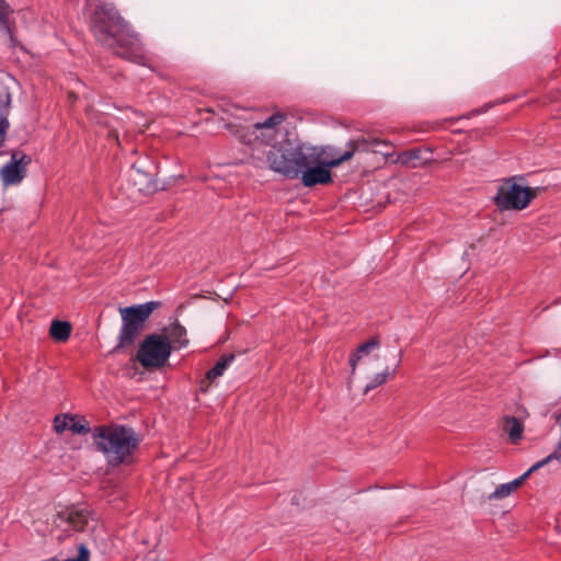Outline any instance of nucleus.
I'll use <instances>...</instances> for the list:
<instances>
[{
    "label": "nucleus",
    "mask_w": 561,
    "mask_h": 561,
    "mask_svg": "<svg viewBox=\"0 0 561 561\" xmlns=\"http://www.w3.org/2000/svg\"><path fill=\"white\" fill-rule=\"evenodd\" d=\"M218 106L232 117V121L225 123L224 127L241 144L252 149V159L263 162L264 157L270 165V156L282 152L290 145L287 130L284 126L285 115L275 113L262 122H252L243 115L244 110L222 100Z\"/></svg>",
    "instance_id": "obj_1"
},
{
    "label": "nucleus",
    "mask_w": 561,
    "mask_h": 561,
    "mask_svg": "<svg viewBox=\"0 0 561 561\" xmlns=\"http://www.w3.org/2000/svg\"><path fill=\"white\" fill-rule=\"evenodd\" d=\"M90 28L95 39L129 61L141 64L144 51L135 34L113 3L88 0Z\"/></svg>",
    "instance_id": "obj_2"
},
{
    "label": "nucleus",
    "mask_w": 561,
    "mask_h": 561,
    "mask_svg": "<svg viewBox=\"0 0 561 561\" xmlns=\"http://www.w3.org/2000/svg\"><path fill=\"white\" fill-rule=\"evenodd\" d=\"M92 436L98 450L112 467L131 463L141 442L133 427L121 424L96 426Z\"/></svg>",
    "instance_id": "obj_3"
},
{
    "label": "nucleus",
    "mask_w": 561,
    "mask_h": 561,
    "mask_svg": "<svg viewBox=\"0 0 561 561\" xmlns=\"http://www.w3.org/2000/svg\"><path fill=\"white\" fill-rule=\"evenodd\" d=\"M388 145L386 141H381L377 138L370 140L362 138L347 144V150L342 152L339 158H323V154L319 157V161L314 162L311 167L304 170L299 176L301 183L306 187H312L316 185H325L332 182L331 169L336 168L345 161L351 160L356 151H369L375 150L374 148L379 145Z\"/></svg>",
    "instance_id": "obj_4"
},
{
    "label": "nucleus",
    "mask_w": 561,
    "mask_h": 561,
    "mask_svg": "<svg viewBox=\"0 0 561 561\" xmlns=\"http://www.w3.org/2000/svg\"><path fill=\"white\" fill-rule=\"evenodd\" d=\"M323 152V150H318V147H300L291 150L290 144L282 152L270 156V169L282 173L288 179H297L302 174L304 170L319 161V157Z\"/></svg>",
    "instance_id": "obj_5"
},
{
    "label": "nucleus",
    "mask_w": 561,
    "mask_h": 561,
    "mask_svg": "<svg viewBox=\"0 0 561 561\" xmlns=\"http://www.w3.org/2000/svg\"><path fill=\"white\" fill-rule=\"evenodd\" d=\"M158 301H148L141 305H134L119 309L122 316V328L119 332V346H126L134 343L137 335L142 330L145 322L150 314L159 307Z\"/></svg>",
    "instance_id": "obj_6"
},
{
    "label": "nucleus",
    "mask_w": 561,
    "mask_h": 561,
    "mask_svg": "<svg viewBox=\"0 0 561 561\" xmlns=\"http://www.w3.org/2000/svg\"><path fill=\"white\" fill-rule=\"evenodd\" d=\"M537 188L518 184L515 178L504 180L497 187L495 205L502 210H522L536 197Z\"/></svg>",
    "instance_id": "obj_7"
},
{
    "label": "nucleus",
    "mask_w": 561,
    "mask_h": 561,
    "mask_svg": "<svg viewBox=\"0 0 561 561\" xmlns=\"http://www.w3.org/2000/svg\"><path fill=\"white\" fill-rule=\"evenodd\" d=\"M171 351L172 346L168 337L161 334H151L140 344L137 359L145 368H159L167 363Z\"/></svg>",
    "instance_id": "obj_8"
},
{
    "label": "nucleus",
    "mask_w": 561,
    "mask_h": 561,
    "mask_svg": "<svg viewBox=\"0 0 561 561\" xmlns=\"http://www.w3.org/2000/svg\"><path fill=\"white\" fill-rule=\"evenodd\" d=\"M31 156L23 151L15 150L11 153L9 162L0 170V179L4 186L20 184L26 176L27 167L31 163Z\"/></svg>",
    "instance_id": "obj_9"
},
{
    "label": "nucleus",
    "mask_w": 561,
    "mask_h": 561,
    "mask_svg": "<svg viewBox=\"0 0 561 561\" xmlns=\"http://www.w3.org/2000/svg\"><path fill=\"white\" fill-rule=\"evenodd\" d=\"M128 185H130V197L137 195H146L154 191L152 175L141 170L140 167L134 164L128 173Z\"/></svg>",
    "instance_id": "obj_10"
},
{
    "label": "nucleus",
    "mask_w": 561,
    "mask_h": 561,
    "mask_svg": "<svg viewBox=\"0 0 561 561\" xmlns=\"http://www.w3.org/2000/svg\"><path fill=\"white\" fill-rule=\"evenodd\" d=\"M550 462V458H543L540 461H537L534 463L526 472H524L522 476L516 478L515 480L500 484L495 488V490L490 493L486 499L489 501H497L507 497L511 495L522 483L535 471H537L539 468L543 467L545 465Z\"/></svg>",
    "instance_id": "obj_11"
},
{
    "label": "nucleus",
    "mask_w": 561,
    "mask_h": 561,
    "mask_svg": "<svg viewBox=\"0 0 561 561\" xmlns=\"http://www.w3.org/2000/svg\"><path fill=\"white\" fill-rule=\"evenodd\" d=\"M54 524L58 527L67 525L73 530H82L88 524V512L83 508L67 507L57 513Z\"/></svg>",
    "instance_id": "obj_12"
},
{
    "label": "nucleus",
    "mask_w": 561,
    "mask_h": 561,
    "mask_svg": "<svg viewBox=\"0 0 561 561\" xmlns=\"http://www.w3.org/2000/svg\"><path fill=\"white\" fill-rule=\"evenodd\" d=\"M428 148H412L398 154L396 162L409 168H417L432 160Z\"/></svg>",
    "instance_id": "obj_13"
},
{
    "label": "nucleus",
    "mask_w": 561,
    "mask_h": 561,
    "mask_svg": "<svg viewBox=\"0 0 561 561\" xmlns=\"http://www.w3.org/2000/svg\"><path fill=\"white\" fill-rule=\"evenodd\" d=\"M164 335L168 337L171 346L174 348H183L188 345V339L186 337V329L180 323H172L164 329Z\"/></svg>",
    "instance_id": "obj_14"
},
{
    "label": "nucleus",
    "mask_w": 561,
    "mask_h": 561,
    "mask_svg": "<svg viewBox=\"0 0 561 561\" xmlns=\"http://www.w3.org/2000/svg\"><path fill=\"white\" fill-rule=\"evenodd\" d=\"M233 360H234V355L233 354H225V355H222L217 360L215 366L210 370L207 371L206 379L203 381V383L208 382V385H209L213 381H215L217 378L221 377L224 375V373L226 371V369L230 366V364Z\"/></svg>",
    "instance_id": "obj_15"
},
{
    "label": "nucleus",
    "mask_w": 561,
    "mask_h": 561,
    "mask_svg": "<svg viewBox=\"0 0 561 561\" xmlns=\"http://www.w3.org/2000/svg\"><path fill=\"white\" fill-rule=\"evenodd\" d=\"M379 346V341L376 337H371L366 343L358 346L355 353H353L350 357V366L352 368V374L355 373L356 365L363 355L368 354L370 351L377 348Z\"/></svg>",
    "instance_id": "obj_16"
},
{
    "label": "nucleus",
    "mask_w": 561,
    "mask_h": 561,
    "mask_svg": "<svg viewBox=\"0 0 561 561\" xmlns=\"http://www.w3.org/2000/svg\"><path fill=\"white\" fill-rule=\"evenodd\" d=\"M49 333L54 340L65 342L70 336L71 325L67 321L55 320L51 322Z\"/></svg>",
    "instance_id": "obj_17"
},
{
    "label": "nucleus",
    "mask_w": 561,
    "mask_h": 561,
    "mask_svg": "<svg viewBox=\"0 0 561 561\" xmlns=\"http://www.w3.org/2000/svg\"><path fill=\"white\" fill-rule=\"evenodd\" d=\"M504 431L508 434L510 439L516 443L522 437L524 426L516 417L507 416L504 421Z\"/></svg>",
    "instance_id": "obj_18"
},
{
    "label": "nucleus",
    "mask_w": 561,
    "mask_h": 561,
    "mask_svg": "<svg viewBox=\"0 0 561 561\" xmlns=\"http://www.w3.org/2000/svg\"><path fill=\"white\" fill-rule=\"evenodd\" d=\"M13 12L14 10L5 0H0V31L11 33Z\"/></svg>",
    "instance_id": "obj_19"
},
{
    "label": "nucleus",
    "mask_w": 561,
    "mask_h": 561,
    "mask_svg": "<svg viewBox=\"0 0 561 561\" xmlns=\"http://www.w3.org/2000/svg\"><path fill=\"white\" fill-rule=\"evenodd\" d=\"M388 377H389V371H388V369H386V370H385V371H382V373H378V374H376V375L371 378V380H370V381L365 386V388H364V392H365V393H367V392H369L370 390H373V389L377 388L378 386L383 385V383L387 381Z\"/></svg>",
    "instance_id": "obj_20"
},
{
    "label": "nucleus",
    "mask_w": 561,
    "mask_h": 561,
    "mask_svg": "<svg viewBox=\"0 0 561 561\" xmlns=\"http://www.w3.org/2000/svg\"><path fill=\"white\" fill-rule=\"evenodd\" d=\"M70 421H71V415H68V414L56 415L54 419V430L57 433H62L66 430H69Z\"/></svg>",
    "instance_id": "obj_21"
},
{
    "label": "nucleus",
    "mask_w": 561,
    "mask_h": 561,
    "mask_svg": "<svg viewBox=\"0 0 561 561\" xmlns=\"http://www.w3.org/2000/svg\"><path fill=\"white\" fill-rule=\"evenodd\" d=\"M69 431L75 434H87L90 432V427L85 421L81 422L80 420H77L76 416L71 415Z\"/></svg>",
    "instance_id": "obj_22"
},
{
    "label": "nucleus",
    "mask_w": 561,
    "mask_h": 561,
    "mask_svg": "<svg viewBox=\"0 0 561 561\" xmlns=\"http://www.w3.org/2000/svg\"><path fill=\"white\" fill-rule=\"evenodd\" d=\"M318 150H323V158H339L342 153H339L337 150L333 147H318Z\"/></svg>",
    "instance_id": "obj_23"
},
{
    "label": "nucleus",
    "mask_w": 561,
    "mask_h": 561,
    "mask_svg": "<svg viewBox=\"0 0 561 561\" xmlns=\"http://www.w3.org/2000/svg\"><path fill=\"white\" fill-rule=\"evenodd\" d=\"M9 126V123L7 121H2L0 123V146L2 145L4 140L5 129Z\"/></svg>",
    "instance_id": "obj_24"
}]
</instances>
